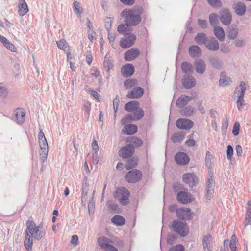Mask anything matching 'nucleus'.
I'll use <instances>...</instances> for the list:
<instances>
[{
	"instance_id": "f257e3e1",
	"label": "nucleus",
	"mask_w": 251,
	"mask_h": 251,
	"mask_svg": "<svg viewBox=\"0 0 251 251\" xmlns=\"http://www.w3.org/2000/svg\"><path fill=\"white\" fill-rule=\"evenodd\" d=\"M27 228L25 231L24 245L28 251H32L33 238L40 240L43 236L41 225L37 226L32 220H28L26 223Z\"/></svg>"
},
{
	"instance_id": "f03ea898",
	"label": "nucleus",
	"mask_w": 251,
	"mask_h": 251,
	"mask_svg": "<svg viewBox=\"0 0 251 251\" xmlns=\"http://www.w3.org/2000/svg\"><path fill=\"white\" fill-rule=\"evenodd\" d=\"M172 228L182 237H185L188 234V228L185 222L174 221L172 223Z\"/></svg>"
},
{
	"instance_id": "7ed1b4c3",
	"label": "nucleus",
	"mask_w": 251,
	"mask_h": 251,
	"mask_svg": "<svg viewBox=\"0 0 251 251\" xmlns=\"http://www.w3.org/2000/svg\"><path fill=\"white\" fill-rule=\"evenodd\" d=\"M143 110L138 108L135 110L133 113L127 115L121 120V124L123 125H126L132 121L138 120L141 119L144 116Z\"/></svg>"
},
{
	"instance_id": "20e7f679",
	"label": "nucleus",
	"mask_w": 251,
	"mask_h": 251,
	"mask_svg": "<svg viewBox=\"0 0 251 251\" xmlns=\"http://www.w3.org/2000/svg\"><path fill=\"white\" fill-rule=\"evenodd\" d=\"M129 196L128 190L124 187L117 189L114 194V197L119 201L121 204L124 205H126L128 202Z\"/></svg>"
},
{
	"instance_id": "39448f33",
	"label": "nucleus",
	"mask_w": 251,
	"mask_h": 251,
	"mask_svg": "<svg viewBox=\"0 0 251 251\" xmlns=\"http://www.w3.org/2000/svg\"><path fill=\"white\" fill-rule=\"evenodd\" d=\"M124 35V38H122L120 41V46L123 48L131 47L136 41V36L131 33H127Z\"/></svg>"
},
{
	"instance_id": "423d86ee",
	"label": "nucleus",
	"mask_w": 251,
	"mask_h": 251,
	"mask_svg": "<svg viewBox=\"0 0 251 251\" xmlns=\"http://www.w3.org/2000/svg\"><path fill=\"white\" fill-rule=\"evenodd\" d=\"M39 144L40 146L39 155L41 160L43 163L46 160L49 152L48 145L46 138L39 139Z\"/></svg>"
},
{
	"instance_id": "0eeeda50",
	"label": "nucleus",
	"mask_w": 251,
	"mask_h": 251,
	"mask_svg": "<svg viewBox=\"0 0 251 251\" xmlns=\"http://www.w3.org/2000/svg\"><path fill=\"white\" fill-rule=\"evenodd\" d=\"M183 180L191 188L195 187L199 182L198 177L194 173L185 174L183 176Z\"/></svg>"
},
{
	"instance_id": "6e6552de",
	"label": "nucleus",
	"mask_w": 251,
	"mask_h": 251,
	"mask_svg": "<svg viewBox=\"0 0 251 251\" xmlns=\"http://www.w3.org/2000/svg\"><path fill=\"white\" fill-rule=\"evenodd\" d=\"M141 177V171L138 170H132L126 175L125 179L128 182L135 183L138 181Z\"/></svg>"
},
{
	"instance_id": "1a4fd4ad",
	"label": "nucleus",
	"mask_w": 251,
	"mask_h": 251,
	"mask_svg": "<svg viewBox=\"0 0 251 251\" xmlns=\"http://www.w3.org/2000/svg\"><path fill=\"white\" fill-rule=\"evenodd\" d=\"M201 244L203 251H213V238L210 234H206L202 237Z\"/></svg>"
},
{
	"instance_id": "9d476101",
	"label": "nucleus",
	"mask_w": 251,
	"mask_h": 251,
	"mask_svg": "<svg viewBox=\"0 0 251 251\" xmlns=\"http://www.w3.org/2000/svg\"><path fill=\"white\" fill-rule=\"evenodd\" d=\"M194 125L192 121L186 118H180L176 121V126L180 129H190Z\"/></svg>"
},
{
	"instance_id": "9b49d317",
	"label": "nucleus",
	"mask_w": 251,
	"mask_h": 251,
	"mask_svg": "<svg viewBox=\"0 0 251 251\" xmlns=\"http://www.w3.org/2000/svg\"><path fill=\"white\" fill-rule=\"evenodd\" d=\"M134 152L133 145L128 144L121 149L119 151V155L123 158H127L132 156Z\"/></svg>"
},
{
	"instance_id": "f8f14e48",
	"label": "nucleus",
	"mask_w": 251,
	"mask_h": 251,
	"mask_svg": "<svg viewBox=\"0 0 251 251\" xmlns=\"http://www.w3.org/2000/svg\"><path fill=\"white\" fill-rule=\"evenodd\" d=\"M177 216L184 220H190L193 218V214L191 209L188 208H180L176 210Z\"/></svg>"
},
{
	"instance_id": "ddd939ff",
	"label": "nucleus",
	"mask_w": 251,
	"mask_h": 251,
	"mask_svg": "<svg viewBox=\"0 0 251 251\" xmlns=\"http://www.w3.org/2000/svg\"><path fill=\"white\" fill-rule=\"evenodd\" d=\"M177 198L178 201L183 204L190 202L193 200L192 195L190 193L185 191L178 192L177 195Z\"/></svg>"
},
{
	"instance_id": "4468645a",
	"label": "nucleus",
	"mask_w": 251,
	"mask_h": 251,
	"mask_svg": "<svg viewBox=\"0 0 251 251\" xmlns=\"http://www.w3.org/2000/svg\"><path fill=\"white\" fill-rule=\"evenodd\" d=\"M140 54V51L135 48L128 50L125 54V59L127 61H131L136 59Z\"/></svg>"
},
{
	"instance_id": "2eb2a0df",
	"label": "nucleus",
	"mask_w": 251,
	"mask_h": 251,
	"mask_svg": "<svg viewBox=\"0 0 251 251\" xmlns=\"http://www.w3.org/2000/svg\"><path fill=\"white\" fill-rule=\"evenodd\" d=\"M175 160L177 164L184 165L188 164L190 159L189 156L186 153L178 152L175 155Z\"/></svg>"
},
{
	"instance_id": "dca6fc26",
	"label": "nucleus",
	"mask_w": 251,
	"mask_h": 251,
	"mask_svg": "<svg viewBox=\"0 0 251 251\" xmlns=\"http://www.w3.org/2000/svg\"><path fill=\"white\" fill-rule=\"evenodd\" d=\"M143 13V8L140 7H136L130 10H124L122 12L121 16H140Z\"/></svg>"
},
{
	"instance_id": "f3484780",
	"label": "nucleus",
	"mask_w": 251,
	"mask_h": 251,
	"mask_svg": "<svg viewBox=\"0 0 251 251\" xmlns=\"http://www.w3.org/2000/svg\"><path fill=\"white\" fill-rule=\"evenodd\" d=\"M204 45L208 49L212 51L217 50L219 48L218 42L214 37H209Z\"/></svg>"
},
{
	"instance_id": "a211bd4d",
	"label": "nucleus",
	"mask_w": 251,
	"mask_h": 251,
	"mask_svg": "<svg viewBox=\"0 0 251 251\" xmlns=\"http://www.w3.org/2000/svg\"><path fill=\"white\" fill-rule=\"evenodd\" d=\"M25 111L23 108H17L14 111L15 121L18 124H22L25 120Z\"/></svg>"
},
{
	"instance_id": "6ab92c4d",
	"label": "nucleus",
	"mask_w": 251,
	"mask_h": 251,
	"mask_svg": "<svg viewBox=\"0 0 251 251\" xmlns=\"http://www.w3.org/2000/svg\"><path fill=\"white\" fill-rule=\"evenodd\" d=\"M144 93V89L141 87H135L126 95L127 97L131 99H137L141 97Z\"/></svg>"
},
{
	"instance_id": "aec40b11",
	"label": "nucleus",
	"mask_w": 251,
	"mask_h": 251,
	"mask_svg": "<svg viewBox=\"0 0 251 251\" xmlns=\"http://www.w3.org/2000/svg\"><path fill=\"white\" fill-rule=\"evenodd\" d=\"M194 66L197 73L202 74L205 71L206 64L202 59H197L194 63Z\"/></svg>"
},
{
	"instance_id": "412c9836",
	"label": "nucleus",
	"mask_w": 251,
	"mask_h": 251,
	"mask_svg": "<svg viewBox=\"0 0 251 251\" xmlns=\"http://www.w3.org/2000/svg\"><path fill=\"white\" fill-rule=\"evenodd\" d=\"M121 72L125 77H130L134 72V67L131 64H127L123 66Z\"/></svg>"
},
{
	"instance_id": "4be33fe9",
	"label": "nucleus",
	"mask_w": 251,
	"mask_h": 251,
	"mask_svg": "<svg viewBox=\"0 0 251 251\" xmlns=\"http://www.w3.org/2000/svg\"><path fill=\"white\" fill-rule=\"evenodd\" d=\"M141 20V17H125L124 22L127 26H135Z\"/></svg>"
},
{
	"instance_id": "5701e85b",
	"label": "nucleus",
	"mask_w": 251,
	"mask_h": 251,
	"mask_svg": "<svg viewBox=\"0 0 251 251\" xmlns=\"http://www.w3.org/2000/svg\"><path fill=\"white\" fill-rule=\"evenodd\" d=\"M182 83L184 87L187 89L193 87L196 84L195 79L190 75H185L182 80Z\"/></svg>"
},
{
	"instance_id": "b1692460",
	"label": "nucleus",
	"mask_w": 251,
	"mask_h": 251,
	"mask_svg": "<svg viewBox=\"0 0 251 251\" xmlns=\"http://www.w3.org/2000/svg\"><path fill=\"white\" fill-rule=\"evenodd\" d=\"M0 41L3 44V46L10 51L13 52H17V49L15 45L5 37L2 36L0 38Z\"/></svg>"
},
{
	"instance_id": "393cba45",
	"label": "nucleus",
	"mask_w": 251,
	"mask_h": 251,
	"mask_svg": "<svg viewBox=\"0 0 251 251\" xmlns=\"http://www.w3.org/2000/svg\"><path fill=\"white\" fill-rule=\"evenodd\" d=\"M137 131V127L135 125L129 124L126 125L122 129V133L124 134L132 135Z\"/></svg>"
},
{
	"instance_id": "a878e982",
	"label": "nucleus",
	"mask_w": 251,
	"mask_h": 251,
	"mask_svg": "<svg viewBox=\"0 0 251 251\" xmlns=\"http://www.w3.org/2000/svg\"><path fill=\"white\" fill-rule=\"evenodd\" d=\"M236 13L238 15H243L245 13L246 7L244 3L238 2L233 6Z\"/></svg>"
},
{
	"instance_id": "bb28decb",
	"label": "nucleus",
	"mask_w": 251,
	"mask_h": 251,
	"mask_svg": "<svg viewBox=\"0 0 251 251\" xmlns=\"http://www.w3.org/2000/svg\"><path fill=\"white\" fill-rule=\"evenodd\" d=\"M191 99L188 96L181 95L176 100V105L179 108H182L188 103Z\"/></svg>"
},
{
	"instance_id": "cd10ccee",
	"label": "nucleus",
	"mask_w": 251,
	"mask_h": 251,
	"mask_svg": "<svg viewBox=\"0 0 251 251\" xmlns=\"http://www.w3.org/2000/svg\"><path fill=\"white\" fill-rule=\"evenodd\" d=\"M189 53L191 57H198L201 55V50L198 46L193 45L189 47Z\"/></svg>"
},
{
	"instance_id": "c85d7f7f",
	"label": "nucleus",
	"mask_w": 251,
	"mask_h": 251,
	"mask_svg": "<svg viewBox=\"0 0 251 251\" xmlns=\"http://www.w3.org/2000/svg\"><path fill=\"white\" fill-rule=\"evenodd\" d=\"M18 8V13L20 16H24L28 11L27 5L25 0H20Z\"/></svg>"
},
{
	"instance_id": "c756f323",
	"label": "nucleus",
	"mask_w": 251,
	"mask_h": 251,
	"mask_svg": "<svg viewBox=\"0 0 251 251\" xmlns=\"http://www.w3.org/2000/svg\"><path fill=\"white\" fill-rule=\"evenodd\" d=\"M139 106V103L136 101H132L128 102L125 105V109L128 112H134Z\"/></svg>"
},
{
	"instance_id": "7c9ffc66",
	"label": "nucleus",
	"mask_w": 251,
	"mask_h": 251,
	"mask_svg": "<svg viewBox=\"0 0 251 251\" xmlns=\"http://www.w3.org/2000/svg\"><path fill=\"white\" fill-rule=\"evenodd\" d=\"M214 32L219 41H223L224 40L225 32L222 28L219 26H214Z\"/></svg>"
},
{
	"instance_id": "2f4dec72",
	"label": "nucleus",
	"mask_w": 251,
	"mask_h": 251,
	"mask_svg": "<svg viewBox=\"0 0 251 251\" xmlns=\"http://www.w3.org/2000/svg\"><path fill=\"white\" fill-rule=\"evenodd\" d=\"M180 113L182 116L190 117L194 115L195 113V108L191 106H188L182 109Z\"/></svg>"
},
{
	"instance_id": "473e14b6",
	"label": "nucleus",
	"mask_w": 251,
	"mask_h": 251,
	"mask_svg": "<svg viewBox=\"0 0 251 251\" xmlns=\"http://www.w3.org/2000/svg\"><path fill=\"white\" fill-rule=\"evenodd\" d=\"M251 224V201L247 204V210L245 214V226Z\"/></svg>"
},
{
	"instance_id": "72a5a7b5",
	"label": "nucleus",
	"mask_w": 251,
	"mask_h": 251,
	"mask_svg": "<svg viewBox=\"0 0 251 251\" xmlns=\"http://www.w3.org/2000/svg\"><path fill=\"white\" fill-rule=\"evenodd\" d=\"M208 38L205 33H200L197 35L195 40L196 43L199 45H205Z\"/></svg>"
},
{
	"instance_id": "f704fd0d",
	"label": "nucleus",
	"mask_w": 251,
	"mask_h": 251,
	"mask_svg": "<svg viewBox=\"0 0 251 251\" xmlns=\"http://www.w3.org/2000/svg\"><path fill=\"white\" fill-rule=\"evenodd\" d=\"M231 82L230 77L222 74L219 81V85L222 87H225L228 85Z\"/></svg>"
},
{
	"instance_id": "c9c22d12",
	"label": "nucleus",
	"mask_w": 251,
	"mask_h": 251,
	"mask_svg": "<svg viewBox=\"0 0 251 251\" xmlns=\"http://www.w3.org/2000/svg\"><path fill=\"white\" fill-rule=\"evenodd\" d=\"M238 34V29L235 27H229L227 32V36L231 40L235 39Z\"/></svg>"
},
{
	"instance_id": "e433bc0d",
	"label": "nucleus",
	"mask_w": 251,
	"mask_h": 251,
	"mask_svg": "<svg viewBox=\"0 0 251 251\" xmlns=\"http://www.w3.org/2000/svg\"><path fill=\"white\" fill-rule=\"evenodd\" d=\"M181 68L182 71L187 74H190L193 72V66L192 64L187 62H182Z\"/></svg>"
},
{
	"instance_id": "4c0bfd02",
	"label": "nucleus",
	"mask_w": 251,
	"mask_h": 251,
	"mask_svg": "<svg viewBox=\"0 0 251 251\" xmlns=\"http://www.w3.org/2000/svg\"><path fill=\"white\" fill-rule=\"evenodd\" d=\"M246 89V87L245 83L243 81L241 82L239 86L237 87V88L235 90L234 92V96L235 97H236V96L237 97V96L238 95H240L242 93V90H243V95H244L245 91Z\"/></svg>"
},
{
	"instance_id": "58836bf2",
	"label": "nucleus",
	"mask_w": 251,
	"mask_h": 251,
	"mask_svg": "<svg viewBox=\"0 0 251 251\" xmlns=\"http://www.w3.org/2000/svg\"><path fill=\"white\" fill-rule=\"evenodd\" d=\"M112 222L115 225L122 226L125 224L124 218L120 215L114 216L111 219Z\"/></svg>"
},
{
	"instance_id": "ea45409f",
	"label": "nucleus",
	"mask_w": 251,
	"mask_h": 251,
	"mask_svg": "<svg viewBox=\"0 0 251 251\" xmlns=\"http://www.w3.org/2000/svg\"><path fill=\"white\" fill-rule=\"evenodd\" d=\"M213 155L209 151H207L206 153L205 162L206 166L209 170L211 169L212 167V160L213 159Z\"/></svg>"
},
{
	"instance_id": "a19ab883",
	"label": "nucleus",
	"mask_w": 251,
	"mask_h": 251,
	"mask_svg": "<svg viewBox=\"0 0 251 251\" xmlns=\"http://www.w3.org/2000/svg\"><path fill=\"white\" fill-rule=\"evenodd\" d=\"M99 245L103 249H105L109 244L110 240L105 237L99 238L98 240Z\"/></svg>"
},
{
	"instance_id": "79ce46f5",
	"label": "nucleus",
	"mask_w": 251,
	"mask_h": 251,
	"mask_svg": "<svg viewBox=\"0 0 251 251\" xmlns=\"http://www.w3.org/2000/svg\"><path fill=\"white\" fill-rule=\"evenodd\" d=\"M138 160V159L136 157L129 159L126 165V168L127 170H129L135 167L137 164Z\"/></svg>"
},
{
	"instance_id": "37998d69",
	"label": "nucleus",
	"mask_w": 251,
	"mask_h": 251,
	"mask_svg": "<svg viewBox=\"0 0 251 251\" xmlns=\"http://www.w3.org/2000/svg\"><path fill=\"white\" fill-rule=\"evenodd\" d=\"M57 47L61 50L64 51H66L68 49V44L66 40L62 39L59 41L56 42Z\"/></svg>"
},
{
	"instance_id": "c03bdc74",
	"label": "nucleus",
	"mask_w": 251,
	"mask_h": 251,
	"mask_svg": "<svg viewBox=\"0 0 251 251\" xmlns=\"http://www.w3.org/2000/svg\"><path fill=\"white\" fill-rule=\"evenodd\" d=\"M184 139V135L182 133H176L172 136V140L174 143H178Z\"/></svg>"
},
{
	"instance_id": "a18cd8bd",
	"label": "nucleus",
	"mask_w": 251,
	"mask_h": 251,
	"mask_svg": "<svg viewBox=\"0 0 251 251\" xmlns=\"http://www.w3.org/2000/svg\"><path fill=\"white\" fill-rule=\"evenodd\" d=\"M208 4L214 8H218L222 6V3L221 0H207Z\"/></svg>"
},
{
	"instance_id": "49530a36",
	"label": "nucleus",
	"mask_w": 251,
	"mask_h": 251,
	"mask_svg": "<svg viewBox=\"0 0 251 251\" xmlns=\"http://www.w3.org/2000/svg\"><path fill=\"white\" fill-rule=\"evenodd\" d=\"M137 85V81L134 79H127L124 82V86L126 89L133 87Z\"/></svg>"
},
{
	"instance_id": "de8ad7c7",
	"label": "nucleus",
	"mask_w": 251,
	"mask_h": 251,
	"mask_svg": "<svg viewBox=\"0 0 251 251\" xmlns=\"http://www.w3.org/2000/svg\"><path fill=\"white\" fill-rule=\"evenodd\" d=\"M243 92L240 95H238L237 96V107L238 109L240 110L241 108V106L244 104V100L243 99L244 96L243 94Z\"/></svg>"
},
{
	"instance_id": "09e8293b",
	"label": "nucleus",
	"mask_w": 251,
	"mask_h": 251,
	"mask_svg": "<svg viewBox=\"0 0 251 251\" xmlns=\"http://www.w3.org/2000/svg\"><path fill=\"white\" fill-rule=\"evenodd\" d=\"M91 103L89 101H87L85 104H84L83 108L85 113H86L87 119H88L90 115V112L91 110Z\"/></svg>"
},
{
	"instance_id": "8fccbe9b",
	"label": "nucleus",
	"mask_w": 251,
	"mask_h": 251,
	"mask_svg": "<svg viewBox=\"0 0 251 251\" xmlns=\"http://www.w3.org/2000/svg\"><path fill=\"white\" fill-rule=\"evenodd\" d=\"M73 7L74 11L75 14H80L81 13L82 11V8L80 6V4L78 2L75 1L73 4Z\"/></svg>"
},
{
	"instance_id": "3c124183",
	"label": "nucleus",
	"mask_w": 251,
	"mask_h": 251,
	"mask_svg": "<svg viewBox=\"0 0 251 251\" xmlns=\"http://www.w3.org/2000/svg\"><path fill=\"white\" fill-rule=\"evenodd\" d=\"M228 126V121L226 117H225L223 119L222 122V125L221 127L222 132L223 133H225L227 129Z\"/></svg>"
},
{
	"instance_id": "603ef678",
	"label": "nucleus",
	"mask_w": 251,
	"mask_h": 251,
	"mask_svg": "<svg viewBox=\"0 0 251 251\" xmlns=\"http://www.w3.org/2000/svg\"><path fill=\"white\" fill-rule=\"evenodd\" d=\"M126 27L127 26L125 24H121L118 26L117 31L119 33L125 35V34L127 33H126Z\"/></svg>"
},
{
	"instance_id": "864d4df0",
	"label": "nucleus",
	"mask_w": 251,
	"mask_h": 251,
	"mask_svg": "<svg viewBox=\"0 0 251 251\" xmlns=\"http://www.w3.org/2000/svg\"><path fill=\"white\" fill-rule=\"evenodd\" d=\"M104 66L105 68V70L107 72H108L110 69H111L113 67V64L111 61L107 59L106 56L105 57V60L104 61Z\"/></svg>"
},
{
	"instance_id": "5fc2aeb1",
	"label": "nucleus",
	"mask_w": 251,
	"mask_h": 251,
	"mask_svg": "<svg viewBox=\"0 0 251 251\" xmlns=\"http://www.w3.org/2000/svg\"><path fill=\"white\" fill-rule=\"evenodd\" d=\"M233 154V149L231 145H228L227 147L226 157L228 160H231Z\"/></svg>"
},
{
	"instance_id": "6e6d98bb",
	"label": "nucleus",
	"mask_w": 251,
	"mask_h": 251,
	"mask_svg": "<svg viewBox=\"0 0 251 251\" xmlns=\"http://www.w3.org/2000/svg\"><path fill=\"white\" fill-rule=\"evenodd\" d=\"M97 36L96 33L93 30H88V38L91 42L95 40Z\"/></svg>"
},
{
	"instance_id": "4d7b16f0",
	"label": "nucleus",
	"mask_w": 251,
	"mask_h": 251,
	"mask_svg": "<svg viewBox=\"0 0 251 251\" xmlns=\"http://www.w3.org/2000/svg\"><path fill=\"white\" fill-rule=\"evenodd\" d=\"M219 19L223 24L228 25L231 21V17H219Z\"/></svg>"
},
{
	"instance_id": "13d9d810",
	"label": "nucleus",
	"mask_w": 251,
	"mask_h": 251,
	"mask_svg": "<svg viewBox=\"0 0 251 251\" xmlns=\"http://www.w3.org/2000/svg\"><path fill=\"white\" fill-rule=\"evenodd\" d=\"M11 24L8 21H7L5 18L2 17L1 19H0V26H2L3 27H11Z\"/></svg>"
},
{
	"instance_id": "bf43d9fd",
	"label": "nucleus",
	"mask_w": 251,
	"mask_h": 251,
	"mask_svg": "<svg viewBox=\"0 0 251 251\" xmlns=\"http://www.w3.org/2000/svg\"><path fill=\"white\" fill-rule=\"evenodd\" d=\"M214 186L215 182L212 176H211L208 179L206 182V189H214Z\"/></svg>"
},
{
	"instance_id": "052dcab7",
	"label": "nucleus",
	"mask_w": 251,
	"mask_h": 251,
	"mask_svg": "<svg viewBox=\"0 0 251 251\" xmlns=\"http://www.w3.org/2000/svg\"><path fill=\"white\" fill-rule=\"evenodd\" d=\"M240 130V124L239 123L236 122L233 126L232 133L234 135L237 136L239 134Z\"/></svg>"
},
{
	"instance_id": "680f3d73",
	"label": "nucleus",
	"mask_w": 251,
	"mask_h": 251,
	"mask_svg": "<svg viewBox=\"0 0 251 251\" xmlns=\"http://www.w3.org/2000/svg\"><path fill=\"white\" fill-rule=\"evenodd\" d=\"M88 189L87 187H83L82 189L81 201L82 202H85L87 199Z\"/></svg>"
},
{
	"instance_id": "e2e57ef3",
	"label": "nucleus",
	"mask_w": 251,
	"mask_h": 251,
	"mask_svg": "<svg viewBox=\"0 0 251 251\" xmlns=\"http://www.w3.org/2000/svg\"><path fill=\"white\" fill-rule=\"evenodd\" d=\"M169 251H184V247L180 244L172 247Z\"/></svg>"
},
{
	"instance_id": "0e129e2a",
	"label": "nucleus",
	"mask_w": 251,
	"mask_h": 251,
	"mask_svg": "<svg viewBox=\"0 0 251 251\" xmlns=\"http://www.w3.org/2000/svg\"><path fill=\"white\" fill-rule=\"evenodd\" d=\"M0 93L1 96L5 97L8 94L7 88L2 84H0Z\"/></svg>"
},
{
	"instance_id": "69168bd1",
	"label": "nucleus",
	"mask_w": 251,
	"mask_h": 251,
	"mask_svg": "<svg viewBox=\"0 0 251 251\" xmlns=\"http://www.w3.org/2000/svg\"><path fill=\"white\" fill-rule=\"evenodd\" d=\"M219 17H209V22L211 25L214 26H216V25L218 24Z\"/></svg>"
},
{
	"instance_id": "338daca9",
	"label": "nucleus",
	"mask_w": 251,
	"mask_h": 251,
	"mask_svg": "<svg viewBox=\"0 0 251 251\" xmlns=\"http://www.w3.org/2000/svg\"><path fill=\"white\" fill-rule=\"evenodd\" d=\"M131 143L137 147L141 146L143 143L141 139L136 137L132 138Z\"/></svg>"
},
{
	"instance_id": "774afa93",
	"label": "nucleus",
	"mask_w": 251,
	"mask_h": 251,
	"mask_svg": "<svg viewBox=\"0 0 251 251\" xmlns=\"http://www.w3.org/2000/svg\"><path fill=\"white\" fill-rule=\"evenodd\" d=\"M211 63L212 65L216 68H219L221 66V63L216 58H214L211 59Z\"/></svg>"
}]
</instances>
